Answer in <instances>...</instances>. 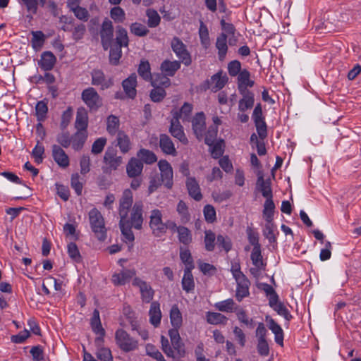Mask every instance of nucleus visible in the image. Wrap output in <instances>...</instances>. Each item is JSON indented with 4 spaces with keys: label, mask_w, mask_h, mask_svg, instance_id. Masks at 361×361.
<instances>
[{
    "label": "nucleus",
    "mask_w": 361,
    "mask_h": 361,
    "mask_svg": "<svg viewBox=\"0 0 361 361\" xmlns=\"http://www.w3.org/2000/svg\"><path fill=\"white\" fill-rule=\"evenodd\" d=\"M234 301L233 299H227L215 303V307L221 312H231L233 310Z\"/></svg>",
    "instance_id": "4d7b16f0"
},
{
    "label": "nucleus",
    "mask_w": 361,
    "mask_h": 361,
    "mask_svg": "<svg viewBox=\"0 0 361 361\" xmlns=\"http://www.w3.org/2000/svg\"><path fill=\"white\" fill-rule=\"evenodd\" d=\"M149 322L154 327H158L161 323L162 314L160 304L158 302H152L149 310Z\"/></svg>",
    "instance_id": "4be33fe9"
},
{
    "label": "nucleus",
    "mask_w": 361,
    "mask_h": 361,
    "mask_svg": "<svg viewBox=\"0 0 361 361\" xmlns=\"http://www.w3.org/2000/svg\"><path fill=\"white\" fill-rule=\"evenodd\" d=\"M192 105L188 102H185L179 110H172L171 115L172 118H175V116L177 117V120L182 118L183 121H189L192 111Z\"/></svg>",
    "instance_id": "b1692460"
},
{
    "label": "nucleus",
    "mask_w": 361,
    "mask_h": 361,
    "mask_svg": "<svg viewBox=\"0 0 361 361\" xmlns=\"http://www.w3.org/2000/svg\"><path fill=\"white\" fill-rule=\"evenodd\" d=\"M133 285L140 289L142 299L145 302H149L154 296V291L150 285L139 277H135Z\"/></svg>",
    "instance_id": "9d476101"
},
{
    "label": "nucleus",
    "mask_w": 361,
    "mask_h": 361,
    "mask_svg": "<svg viewBox=\"0 0 361 361\" xmlns=\"http://www.w3.org/2000/svg\"><path fill=\"white\" fill-rule=\"evenodd\" d=\"M204 237L205 248L208 251H212L215 246L216 235L212 231H206Z\"/></svg>",
    "instance_id": "e2e57ef3"
},
{
    "label": "nucleus",
    "mask_w": 361,
    "mask_h": 361,
    "mask_svg": "<svg viewBox=\"0 0 361 361\" xmlns=\"http://www.w3.org/2000/svg\"><path fill=\"white\" fill-rule=\"evenodd\" d=\"M228 77L226 74L222 75V71H219L216 73L214 74L209 80H207L208 88L213 92H216L221 90L227 83Z\"/></svg>",
    "instance_id": "ddd939ff"
},
{
    "label": "nucleus",
    "mask_w": 361,
    "mask_h": 361,
    "mask_svg": "<svg viewBox=\"0 0 361 361\" xmlns=\"http://www.w3.org/2000/svg\"><path fill=\"white\" fill-rule=\"evenodd\" d=\"M228 73L230 76H238L241 70V63L238 60H233L228 63Z\"/></svg>",
    "instance_id": "bf43d9fd"
},
{
    "label": "nucleus",
    "mask_w": 361,
    "mask_h": 361,
    "mask_svg": "<svg viewBox=\"0 0 361 361\" xmlns=\"http://www.w3.org/2000/svg\"><path fill=\"white\" fill-rule=\"evenodd\" d=\"M130 30L132 34L137 37H145L149 32L148 28L140 23H133L130 26Z\"/></svg>",
    "instance_id": "8fccbe9b"
},
{
    "label": "nucleus",
    "mask_w": 361,
    "mask_h": 361,
    "mask_svg": "<svg viewBox=\"0 0 361 361\" xmlns=\"http://www.w3.org/2000/svg\"><path fill=\"white\" fill-rule=\"evenodd\" d=\"M31 34L32 35L31 43L33 49L36 51L39 50L45 40L44 34L42 31H32Z\"/></svg>",
    "instance_id": "a18cd8bd"
},
{
    "label": "nucleus",
    "mask_w": 361,
    "mask_h": 361,
    "mask_svg": "<svg viewBox=\"0 0 361 361\" xmlns=\"http://www.w3.org/2000/svg\"><path fill=\"white\" fill-rule=\"evenodd\" d=\"M192 130L196 138L199 141L203 140L206 130V117L204 114L197 112L193 116L192 121Z\"/></svg>",
    "instance_id": "0eeeda50"
},
{
    "label": "nucleus",
    "mask_w": 361,
    "mask_h": 361,
    "mask_svg": "<svg viewBox=\"0 0 361 361\" xmlns=\"http://www.w3.org/2000/svg\"><path fill=\"white\" fill-rule=\"evenodd\" d=\"M36 116L39 121H43L48 111L47 104L44 101H39L35 106Z\"/></svg>",
    "instance_id": "5fc2aeb1"
},
{
    "label": "nucleus",
    "mask_w": 361,
    "mask_h": 361,
    "mask_svg": "<svg viewBox=\"0 0 361 361\" xmlns=\"http://www.w3.org/2000/svg\"><path fill=\"white\" fill-rule=\"evenodd\" d=\"M142 204L141 202H135L132 209L130 224L134 228L140 230L142 228Z\"/></svg>",
    "instance_id": "4468645a"
},
{
    "label": "nucleus",
    "mask_w": 361,
    "mask_h": 361,
    "mask_svg": "<svg viewBox=\"0 0 361 361\" xmlns=\"http://www.w3.org/2000/svg\"><path fill=\"white\" fill-rule=\"evenodd\" d=\"M180 257L183 263L185 265V269H193V259L189 250L186 248H180Z\"/></svg>",
    "instance_id": "603ef678"
},
{
    "label": "nucleus",
    "mask_w": 361,
    "mask_h": 361,
    "mask_svg": "<svg viewBox=\"0 0 361 361\" xmlns=\"http://www.w3.org/2000/svg\"><path fill=\"white\" fill-rule=\"evenodd\" d=\"M146 16L147 17V25L149 27L154 28L159 25L161 17L156 10L148 8L146 11Z\"/></svg>",
    "instance_id": "a19ab883"
},
{
    "label": "nucleus",
    "mask_w": 361,
    "mask_h": 361,
    "mask_svg": "<svg viewBox=\"0 0 361 361\" xmlns=\"http://www.w3.org/2000/svg\"><path fill=\"white\" fill-rule=\"evenodd\" d=\"M242 98L238 102V111L245 112L251 109L255 104V94L252 91L239 92Z\"/></svg>",
    "instance_id": "dca6fc26"
},
{
    "label": "nucleus",
    "mask_w": 361,
    "mask_h": 361,
    "mask_svg": "<svg viewBox=\"0 0 361 361\" xmlns=\"http://www.w3.org/2000/svg\"><path fill=\"white\" fill-rule=\"evenodd\" d=\"M186 186L189 195L196 201H200L202 198L200 188L194 178L189 177L186 180Z\"/></svg>",
    "instance_id": "393cba45"
},
{
    "label": "nucleus",
    "mask_w": 361,
    "mask_h": 361,
    "mask_svg": "<svg viewBox=\"0 0 361 361\" xmlns=\"http://www.w3.org/2000/svg\"><path fill=\"white\" fill-rule=\"evenodd\" d=\"M56 61V56L51 51H44L42 56L39 65L44 71H50L53 68Z\"/></svg>",
    "instance_id": "bb28decb"
},
{
    "label": "nucleus",
    "mask_w": 361,
    "mask_h": 361,
    "mask_svg": "<svg viewBox=\"0 0 361 361\" xmlns=\"http://www.w3.org/2000/svg\"><path fill=\"white\" fill-rule=\"evenodd\" d=\"M122 87L126 94L130 99H134L137 94V75L132 73L122 82Z\"/></svg>",
    "instance_id": "a211bd4d"
},
{
    "label": "nucleus",
    "mask_w": 361,
    "mask_h": 361,
    "mask_svg": "<svg viewBox=\"0 0 361 361\" xmlns=\"http://www.w3.org/2000/svg\"><path fill=\"white\" fill-rule=\"evenodd\" d=\"M206 317L207 322L211 324H224L227 322V317L219 312H208Z\"/></svg>",
    "instance_id": "c03bdc74"
},
{
    "label": "nucleus",
    "mask_w": 361,
    "mask_h": 361,
    "mask_svg": "<svg viewBox=\"0 0 361 361\" xmlns=\"http://www.w3.org/2000/svg\"><path fill=\"white\" fill-rule=\"evenodd\" d=\"M238 92L250 91L248 87H252L255 82L250 80V73L247 69H243L238 75Z\"/></svg>",
    "instance_id": "6ab92c4d"
},
{
    "label": "nucleus",
    "mask_w": 361,
    "mask_h": 361,
    "mask_svg": "<svg viewBox=\"0 0 361 361\" xmlns=\"http://www.w3.org/2000/svg\"><path fill=\"white\" fill-rule=\"evenodd\" d=\"M171 47L176 56L185 66L192 63L191 55L180 38L174 37L171 42Z\"/></svg>",
    "instance_id": "20e7f679"
},
{
    "label": "nucleus",
    "mask_w": 361,
    "mask_h": 361,
    "mask_svg": "<svg viewBox=\"0 0 361 361\" xmlns=\"http://www.w3.org/2000/svg\"><path fill=\"white\" fill-rule=\"evenodd\" d=\"M143 169L142 159H130L126 166L127 173L129 177L139 176Z\"/></svg>",
    "instance_id": "c85d7f7f"
},
{
    "label": "nucleus",
    "mask_w": 361,
    "mask_h": 361,
    "mask_svg": "<svg viewBox=\"0 0 361 361\" xmlns=\"http://www.w3.org/2000/svg\"><path fill=\"white\" fill-rule=\"evenodd\" d=\"M92 85H101L104 90L108 88L111 85V82L105 80L104 74L102 71L94 70L92 73Z\"/></svg>",
    "instance_id": "4c0bfd02"
},
{
    "label": "nucleus",
    "mask_w": 361,
    "mask_h": 361,
    "mask_svg": "<svg viewBox=\"0 0 361 361\" xmlns=\"http://www.w3.org/2000/svg\"><path fill=\"white\" fill-rule=\"evenodd\" d=\"M266 322L268 324L269 329L274 334L275 342L281 346L283 345V331L272 318L266 317Z\"/></svg>",
    "instance_id": "412c9836"
},
{
    "label": "nucleus",
    "mask_w": 361,
    "mask_h": 361,
    "mask_svg": "<svg viewBox=\"0 0 361 361\" xmlns=\"http://www.w3.org/2000/svg\"><path fill=\"white\" fill-rule=\"evenodd\" d=\"M227 37V35L222 32L216 38V47L218 50V57L220 61L225 59L228 51Z\"/></svg>",
    "instance_id": "a878e982"
},
{
    "label": "nucleus",
    "mask_w": 361,
    "mask_h": 361,
    "mask_svg": "<svg viewBox=\"0 0 361 361\" xmlns=\"http://www.w3.org/2000/svg\"><path fill=\"white\" fill-rule=\"evenodd\" d=\"M178 240L184 245H188L192 242V234L190 231L185 226L177 228Z\"/></svg>",
    "instance_id": "de8ad7c7"
},
{
    "label": "nucleus",
    "mask_w": 361,
    "mask_h": 361,
    "mask_svg": "<svg viewBox=\"0 0 361 361\" xmlns=\"http://www.w3.org/2000/svg\"><path fill=\"white\" fill-rule=\"evenodd\" d=\"M110 16L116 23H123L126 19L125 11L119 6H115L111 9Z\"/></svg>",
    "instance_id": "6e6d98bb"
},
{
    "label": "nucleus",
    "mask_w": 361,
    "mask_h": 361,
    "mask_svg": "<svg viewBox=\"0 0 361 361\" xmlns=\"http://www.w3.org/2000/svg\"><path fill=\"white\" fill-rule=\"evenodd\" d=\"M97 357L101 361H113L111 352L106 348H99L97 352Z\"/></svg>",
    "instance_id": "338daca9"
},
{
    "label": "nucleus",
    "mask_w": 361,
    "mask_h": 361,
    "mask_svg": "<svg viewBox=\"0 0 361 361\" xmlns=\"http://www.w3.org/2000/svg\"><path fill=\"white\" fill-rule=\"evenodd\" d=\"M163 183L167 188L173 186V170L166 159H161L158 164Z\"/></svg>",
    "instance_id": "9b49d317"
},
{
    "label": "nucleus",
    "mask_w": 361,
    "mask_h": 361,
    "mask_svg": "<svg viewBox=\"0 0 361 361\" xmlns=\"http://www.w3.org/2000/svg\"><path fill=\"white\" fill-rule=\"evenodd\" d=\"M170 322L173 326V329H178L182 326V314L176 305H173L171 308Z\"/></svg>",
    "instance_id": "72a5a7b5"
},
{
    "label": "nucleus",
    "mask_w": 361,
    "mask_h": 361,
    "mask_svg": "<svg viewBox=\"0 0 361 361\" xmlns=\"http://www.w3.org/2000/svg\"><path fill=\"white\" fill-rule=\"evenodd\" d=\"M92 331L95 334V344L99 347L102 342L103 338L105 335V330L102 326V323L99 318V312L95 310L93 312L92 317Z\"/></svg>",
    "instance_id": "6e6552de"
},
{
    "label": "nucleus",
    "mask_w": 361,
    "mask_h": 361,
    "mask_svg": "<svg viewBox=\"0 0 361 361\" xmlns=\"http://www.w3.org/2000/svg\"><path fill=\"white\" fill-rule=\"evenodd\" d=\"M199 37L200 39L201 44L205 48H208L210 44V39L209 36L208 28L206 25L204 24L203 22L200 23V28H199Z\"/></svg>",
    "instance_id": "09e8293b"
},
{
    "label": "nucleus",
    "mask_w": 361,
    "mask_h": 361,
    "mask_svg": "<svg viewBox=\"0 0 361 361\" xmlns=\"http://www.w3.org/2000/svg\"><path fill=\"white\" fill-rule=\"evenodd\" d=\"M235 281L237 283L235 297L238 301H240L249 294V281L245 276L236 279Z\"/></svg>",
    "instance_id": "cd10ccee"
},
{
    "label": "nucleus",
    "mask_w": 361,
    "mask_h": 361,
    "mask_svg": "<svg viewBox=\"0 0 361 361\" xmlns=\"http://www.w3.org/2000/svg\"><path fill=\"white\" fill-rule=\"evenodd\" d=\"M115 340L117 345L125 352L135 350L138 347L137 341L121 329L116 331Z\"/></svg>",
    "instance_id": "f03ea898"
},
{
    "label": "nucleus",
    "mask_w": 361,
    "mask_h": 361,
    "mask_svg": "<svg viewBox=\"0 0 361 361\" xmlns=\"http://www.w3.org/2000/svg\"><path fill=\"white\" fill-rule=\"evenodd\" d=\"M92 231L99 240H104L106 237V228L104 218L97 209H92Z\"/></svg>",
    "instance_id": "39448f33"
},
{
    "label": "nucleus",
    "mask_w": 361,
    "mask_h": 361,
    "mask_svg": "<svg viewBox=\"0 0 361 361\" xmlns=\"http://www.w3.org/2000/svg\"><path fill=\"white\" fill-rule=\"evenodd\" d=\"M212 158H228V156H223L225 148V142L220 139L215 140L212 145H209Z\"/></svg>",
    "instance_id": "473e14b6"
},
{
    "label": "nucleus",
    "mask_w": 361,
    "mask_h": 361,
    "mask_svg": "<svg viewBox=\"0 0 361 361\" xmlns=\"http://www.w3.org/2000/svg\"><path fill=\"white\" fill-rule=\"evenodd\" d=\"M236 316L239 322L243 324H245L246 326L249 328H252L254 325V321L252 319L250 318L245 310H239L236 312Z\"/></svg>",
    "instance_id": "0e129e2a"
},
{
    "label": "nucleus",
    "mask_w": 361,
    "mask_h": 361,
    "mask_svg": "<svg viewBox=\"0 0 361 361\" xmlns=\"http://www.w3.org/2000/svg\"><path fill=\"white\" fill-rule=\"evenodd\" d=\"M233 334L235 336V340L238 343L240 347H244L246 343V337L243 331L239 328L238 326H235L233 328Z\"/></svg>",
    "instance_id": "774afa93"
},
{
    "label": "nucleus",
    "mask_w": 361,
    "mask_h": 361,
    "mask_svg": "<svg viewBox=\"0 0 361 361\" xmlns=\"http://www.w3.org/2000/svg\"><path fill=\"white\" fill-rule=\"evenodd\" d=\"M149 219V227L152 233L157 237L163 235L168 229V225L162 221L161 211L157 209L152 210Z\"/></svg>",
    "instance_id": "7ed1b4c3"
},
{
    "label": "nucleus",
    "mask_w": 361,
    "mask_h": 361,
    "mask_svg": "<svg viewBox=\"0 0 361 361\" xmlns=\"http://www.w3.org/2000/svg\"><path fill=\"white\" fill-rule=\"evenodd\" d=\"M169 336L170 337L171 345L174 350L177 352L178 355L179 357H183L185 355V351L184 348V345L181 341L178 329H169Z\"/></svg>",
    "instance_id": "f3484780"
},
{
    "label": "nucleus",
    "mask_w": 361,
    "mask_h": 361,
    "mask_svg": "<svg viewBox=\"0 0 361 361\" xmlns=\"http://www.w3.org/2000/svg\"><path fill=\"white\" fill-rule=\"evenodd\" d=\"M159 147L166 154L175 156L176 155V149L174 147V145L171 140V138L165 135H161L159 140Z\"/></svg>",
    "instance_id": "c756f323"
},
{
    "label": "nucleus",
    "mask_w": 361,
    "mask_h": 361,
    "mask_svg": "<svg viewBox=\"0 0 361 361\" xmlns=\"http://www.w3.org/2000/svg\"><path fill=\"white\" fill-rule=\"evenodd\" d=\"M169 132L171 135L177 139L181 144L184 145L188 144V140L184 133L183 127L180 121L177 120L176 116H175V118H172L171 120Z\"/></svg>",
    "instance_id": "1a4fd4ad"
},
{
    "label": "nucleus",
    "mask_w": 361,
    "mask_h": 361,
    "mask_svg": "<svg viewBox=\"0 0 361 361\" xmlns=\"http://www.w3.org/2000/svg\"><path fill=\"white\" fill-rule=\"evenodd\" d=\"M88 125V114L83 107H80L77 111L75 127L78 130H84Z\"/></svg>",
    "instance_id": "7c9ffc66"
},
{
    "label": "nucleus",
    "mask_w": 361,
    "mask_h": 361,
    "mask_svg": "<svg viewBox=\"0 0 361 361\" xmlns=\"http://www.w3.org/2000/svg\"><path fill=\"white\" fill-rule=\"evenodd\" d=\"M218 134V128L216 126H210L208 129L205 130L204 137L203 138L205 144L211 145L216 140Z\"/></svg>",
    "instance_id": "864d4df0"
},
{
    "label": "nucleus",
    "mask_w": 361,
    "mask_h": 361,
    "mask_svg": "<svg viewBox=\"0 0 361 361\" xmlns=\"http://www.w3.org/2000/svg\"><path fill=\"white\" fill-rule=\"evenodd\" d=\"M180 61L164 60L160 66V69L163 73L169 77L175 75L176 71L180 68Z\"/></svg>",
    "instance_id": "5701e85b"
},
{
    "label": "nucleus",
    "mask_w": 361,
    "mask_h": 361,
    "mask_svg": "<svg viewBox=\"0 0 361 361\" xmlns=\"http://www.w3.org/2000/svg\"><path fill=\"white\" fill-rule=\"evenodd\" d=\"M257 185L262 195L267 199L271 198L272 194L269 182L264 180L263 173L261 171L257 172Z\"/></svg>",
    "instance_id": "2f4dec72"
},
{
    "label": "nucleus",
    "mask_w": 361,
    "mask_h": 361,
    "mask_svg": "<svg viewBox=\"0 0 361 361\" xmlns=\"http://www.w3.org/2000/svg\"><path fill=\"white\" fill-rule=\"evenodd\" d=\"M137 72L139 75L145 80L149 81L152 79L150 64L147 60H142L139 64Z\"/></svg>",
    "instance_id": "ea45409f"
},
{
    "label": "nucleus",
    "mask_w": 361,
    "mask_h": 361,
    "mask_svg": "<svg viewBox=\"0 0 361 361\" xmlns=\"http://www.w3.org/2000/svg\"><path fill=\"white\" fill-rule=\"evenodd\" d=\"M251 260L253 265L259 269H264L262 255L260 246L254 247L251 252Z\"/></svg>",
    "instance_id": "37998d69"
},
{
    "label": "nucleus",
    "mask_w": 361,
    "mask_h": 361,
    "mask_svg": "<svg viewBox=\"0 0 361 361\" xmlns=\"http://www.w3.org/2000/svg\"><path fill=\"white\" fill-rule=\"evenodd\" d=\"M129 44V39L127 30L121 27L118 26L116 30L115 44H111L109 48V62L111 65L116 66L119 63L122 56V47H128Z\"/></svg>",
    "instance_id": "f257e3e1"
},
{
    "label": "nucleus",
    "mask_w": 361,
    "mask_h": 361,
    "mask_svg": "<svg viewBox=\"0 0 361 361\" xmlns=\"http://www.w3.org/2000/svg\"><path fill=\"white\" fill-rule=\"evenodd\" d=\"M276 226L273 222L266 223L263 229V234L269 242L272 243L276 240L275 234Z\"/></svg>",
    "instance_id": "3c124183"
},
{
    "label": "nucleus",
    "mask_w": 361,
    "mask_h": 361,
    "mask_svg": "<svg viewBox=\"0 0 361 361\" xmlns=\"http://www.w3.org/2000/svg\"><path fill=\"white\" fill-rule=\"evenodd\" d=\"M269 305L274 311L279 315L283 317L286 320L289 321L290 319L291 315L285 305L279 301L278 295L276 293L273 292V293L271 294L269 299Z\"/></svg>",
    "instance_id": "2eb2a0df"
},
{
    "label": "nucleus",
    "mask_w": 361,
    "mask_h": 361,
    "mask_svg": "<svg viewBox=\"0 0 361 361\" xmlns=\"http://www.w3.org/2000/svg\"><path fill=\"white\" fill-rule=\"evenodd\" d=\"M166 92L163 87H154L150 92V98L154 102H159L166 97Z\"/></svg>",
    "instance_id": "13d9d810"
},
{
    "label": "nucleus",
    "mask_w": 361,
    "mask_h": 361,
    "mask_svg": "<svg viewBox=\"0 0 361 361\" xmlns=\"http://www.w3.org/2000/svg\"><path fill=\"white\" fill-rule=\"evenodd\" d=\"M192 269H185L182 279V286L183 290L186 292L192 290L195 287L193 276L191 273Z\"/></svg>",
    "instance_id": "79ce46f5"
},
{
    "label": "nucleus",
    "mask_w": 361,
    "mask_h": 361,
    "mask_svg": "<svg viewBox=\"0 0 361 361\" xmlns=\"http://www.w3.org/2000/svg\"><path fill=\"white\" fill-rule=\"evenodd\" d=\"M120 127V121L118 117L114 115H110L106 118V130L111 135H115L118 134Z\"/></svg>",
    "instance_id": "58836bf2"
},
{
    "label": "nucleus",
    "mask_w": 361,
    "mask_h": 361,
    "mask_svg": "<svg viewBox=\"0 0 361 361\" xmlns=\"http://www.w3.org/2000/svg\"><path fill=\"white\" fill-rule=\"evenodd\" d=\"M120 228L123 236V240L126 243H132L134 241V234L129 226L128 219H121L119 222Z\"/></svg>",
    "instance_id": "c9c22d12"
},
{
    "label": "nucleus",
    "mask_w": 361,
    "mask_h": 361,
    "mask_svg": "<svg viewBox=\"0 0 361 361\" xmlns=\"http://www.w3.org/2000/svg\"><path fill=\"white\" fill-rule=\"evenodd\" d=\"M101 42L104 50L113 44L114 27L112 22L109 19H105L101 27L99 32Z\"/></svg>",
    "instance_id": "423d86ee"
},
{
    "label": "nucleus",
    "mask_w": 361,
    "mask_h": 361,
    "mask_svg": "<svg viewBox=\"0 0 361 361\" xmlns=\"http://www.w3.org/2000/svg\"><path fill=\"white\" fill-rule=\"evenodd\" d=\"M161 344L163 352L166 355L167 357H174V350L169 344V340L164 336H161Z\"/></svg>",
    "instance_id": "69168bd1"
},
{
    "label": "nucleus",
    "mask_w": 361,
    "mask_h": 361,
    "mask_svg": "<svg viewBox=\"0 0 361 361\" xmlns=\"http://www.w3.org/2000/svg\"><path fill=\"white\" fill-rule=\"evenodd\" d=\"M133 204V193L131 190L127 189L123 192L119 205V216L121 219H126L128 218L129 209Z\"/></svg>",
    "instance_id": "f8f14e48"
},
{
    "label": "nucleus",
    "mask_w": 361,
    "mask_h": 361,
    "mask_svg": "<svg viewBox=\"0 0 361 361\" xmlns=\"http://www.w3.org/2000/svg\"><path fill=\"white\" fill-rule=\"evenodd\" d=\"M204 219L208 223H213L216 221V214L214 207L211 204H207L203 209Z\"/></svg>",
    "instance_id": "052dcab7"
},
{
    "label": "nucleus",
    "mask_w": 361,
    "mask_h": 361,
    "mask_svg": "<svg viewBox=\"0 0 361 361\" xmlns=\"http://www.w3.org/2000/svg\"><path fill=\"white\" fill-rule=\"evenodd\" d=\"M135 269H125L112 275L111 281L115 286H123L135 275Z\"/></svg>",
    "instance_id": "aec40b11"
},
{
    "label": "nucleus",
    "mask_w": 361,
    "mask_h": 361,
    "mask_svg": "<svg viewBox=\"0 0 361 361\" xmlns=\"http://www.w3.org/2000/svg\"><path fill=\"white\" fill-rule=\"evenodd\" d=\"M176 210L180 216V220L182 222H187L189 221L190 215L188 213V209L183 201L180 200L178 202Z\"/></svg>",
    "instance_id": "680f3d73"
},
{
    "label": "nucleus",
    "mask_w": 361,
    "mask_h": 361,
    "mask_svg": "<svg viewBox=\"0 0 361 361\" xmlns=\"http://www.w3.org/2000/svg\"><path fill=\"white\" fill-rule=\"evenodd\" d=\"M118 146L123 153H126L130 149V141L127 135L123 132H119L117 135Z\"/></svg>",
    "instance_id": "49530a36"
},
{
    "label": "nucleus",
    "mask_w": 361,
    "mask_h": 361,
    "mask_svg": "<svg viewBox=\"0 0 361 361\" xmlns=\"http://www.w3.org/2000/svg\"><path fill=\"white\" fill-rule=\"evenodd\" d=\"M274 211L275 204L272 198L267 199L264 204V209L262 211V216L266 223L273 222Z\"/></svg>",
    "instance_id": "f704fd0d"
},
{
    "label": "nucleus",
    "mask_w": 361,
    "mask_h": 361,
    "mask_svg": "<svg viewBox=\"0 0 361 361\" xmlns=\"http://www.w3.org/2000/svg\"><path fill=\"white\" fill-rule=\"evenodd\" d=\"M149 81L154 87H160L164 89V87H167L171 85L169 76L166 75L163 73L153 75Z\"/></svg>",
    "instance_id": "e433bc0d"
}]
</instances>
